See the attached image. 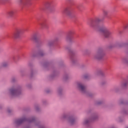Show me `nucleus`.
<instances>
[{
	"mask_svg": "<svg viewBox=\"0 0 128 128\" xmlns=\"http://www.w3.org/2000/svg\"><path fill=\"white\" fill-rule=\"evenodd\" d=\"M106 16H108V12L104 11L102 17L95 18L94 20L88 22V26L101 32L104 38H109V36L112 34V32L110 31L106 26H103L102 27H100L99 25L100 22H102Z\"/></svg>",
	"mask_w": 128,
	"mask_h": 128,
	"instance_id": "1",
	"label": "nucleus"
},
{
	"mask_svg": "<svg viewBox=\"0 0 128 128\" xmlns=\"http://www.w3.org/2000/svg\"><path fill=\"white\" fill-rule=\"evenodd\" d=\"M63 14L68 16V18H74L76 16V13L70 8H65L62 12Z\"/></svg>",
	"mask_w": 128,
	"mask_h": 128,
	"instance_id": "2",
	"label": "nucleus"
},
{
	"mask_svg": "<svg viewBox=\"0 0 128 128\" xmlns=\"http://www.w3.org/2000/svg\"><path fill=\"white\" fill-rule=\"evenodd\" d=\"M104 52H102V50L99 49L95 55L94 58H96L97 60H102V58L104 57Z\"/></svg>",
	"mask_w": 128,
	"mask_h": 128,
	"instance_id": "3",
	"label": "nucleus"
},
{
	"mask_svg": "<svg viewBox=\"0 0 128 128\" xmlns=\"http://www.w3.org/2000/svg\"><path fill=\"white\" fill-rule=\"evenodd\" d=\"M34 119L32 118V120H28L26 118H22L21 119H18L16 120V124H22L24 122H32Z\"/></svg>",
	"mask_w": 128,
	"mask_h": 128,
	"instance_id": "4",
	"label": "nucleus"
},
{
	"mask_svg": "<svg viewBox=\"0 0 128 128\" xmlns=\"http://www.w3.org/2000/svg\"><path fill=\"white\" fill-rule=\"evenodd\" d=\"M22 33V30L20 28H16L14 34V38H18Z\"/></svg>",
	"mask_w": 128,
	"mask_h": 128,
	"instance_id": "5",
	"label": "nucleus"
},
{
	"mask_svg": "<svg viewBox=\"0 0 128 128\" xmlns=\"http://www.w3.org/2000/svg\"><path fill=\"white\" fill-rule=\"evenodd\" d=\"M10 92L12 96H18V94H20V91L18 89L14 90L12 88L10 90Z\"/></svg>",
	"mask_w": 128,
	"mask_h": 128,
	"instance_id": "6",
	"label": "nucleus"
},
{
	"mask_svg": "<svg viewBox=\"0 0 128 128\" xmlns=\"http://www.w3.org/2000/svg\"><path fill=\"white\" fill-rule=\"evenodd\" d=\"M40 26L42 28H48V25L46 22V21H43L40 24Z\"/></svg>",
	"mask_w": 128,
	"mask_h": 128,
	"instance_id": "7",
	"label": "nucleus"
},
{
	"mask_svg": "<svg viewBox=\"0 0 128 128\" xmlns=\"http://www.w3.org/2000/svg\"><path fill=\"white\" fill-rule=\"evenodd\" d=\"M44 6L46 8H52V1L46 2Z\"/></svg>",
	"mask_w": 128,
	"mask_h": 128,
	"instance_id": "8",
	"label": "nucleus"
},
{
	"mask_svg": "<svg viewBox=\"0 0 128 128\" xmlns=\"http://www.w3.org/2000/svg\"><path fill=\"white\" fill-rule=\"evenodd\" d=\"M78 86L82 92H86V86H84L82 84L80 83H79L78 84Z\"/></svg>",
	"mask_w": 128,
	"mask_h": 128,
	"instance_id": "9",
	"label": "nucleus"
},
{
	"mask_svg": "<svg viewBox=\"0 0 128 128\" xmlns=\"http://www.w3.org/2000/svg\"><path fill=\"white\" fill-rule=\"evenodd\" d=\"M14 10H10L7 12V16L10 18L14 16Z\"/></svg>",
	"mask_w": 128,
	"mask_h": 128,
	"instance_id": "10",
	"label": "nucleus"
},
{
	"mask_svg": "<svg viewBox=\"0 0 128 128\" xmlns=\"http://www.w3.org/2000/svg\"><path fill=\"white\" fill-rule=\"evenodd\" d=\"M30 0H19L18 3L20 4H26V2H30Z\"/></svg>",
	"mask_w": 128,
	"mask_h": 128,
	"instance_id": "11",
	"label": "nucleus"
},
{
	"mask_svg": "<svg viewBox=\"0 0 128 128\" xmlns=\"http://www.w3.org/2000/svg\"><path fill=\"white\" fill-rule=\"evenodd\" d=\"M31 40H38V34H35L32 35L31 37Z\"/></svg>",
	"mask_w": 128,
	"mask_h": 128,
	"instance_id": "12",
	"label": "nucleus"
},
{
	"mask_svg": "<svg viewBox=\"0 0 128 128\" xmlns=\"http://www.w3.org/2000/svg\"><path fill=\"white\" fill-rule=\"evenodd\" d=\"M70 123L71 124H74V118H70Z\"/></svg>",
	"mask_w": 128,
	"mask_h": 128,
	"instance_id": "13",
	"label": "nucleus"
},
{
	"mask_svg": "<svg viewBox=\"0 0 128 128\" xmlns=\"http://www.w3.org/2000/svg\"><path fill=\"white\" fill-rule=\"evenodd\" d=\"M44 52H40L38 54V56H44Z\"/></svg>",
	"mask_w": 128,
	"mask_h": 128,
	"instance_id": "14",
	"label": "nucleus"
},
{
	"mask_svg": "<svg viewBox=\"0 0 128 128\" xmlns=\"http://www.w3.org/2000/svg\"><path fill=\"white\" fill-rule=\"evenodd\" d=\"M90 122V120H86L84 121V124H88Z\"/></svg>",
	"mask_w": 128,
	"mask_h": 128,
	"instance_id": "15",
	"label": "nucleus"
},
{
	"mask_svg": "<svg viewBox=\"0 0 128 128\" xmlns=\"http://www.w3.org/2000/svg\"><path fill=\"white\" fill-rule=\"evenodd\" d=\"M6 66H8V63L6 62H4L2 64V66H4V68H5Z\"/></svg>",
	"mask_w": 128,
	"mask_h": 128,
	"instance_id": "16",
	"label": "nucleus"
},
{
	"mask_svg": "<svg viewBox=\"0 0 128 128\" xmlns=\"http://www.w3.org/2000/svg\"><path fill=\"white\" fill-rule=\"evenodd\" d=\"M124 28H125V29L128 28V24H126L124 26Z\"/></svg>",
	"mask_w": 128,
	"mask_h": 128,
	"instance_id": "17",
	"label": "nucleus"
},
{
	"mask_svg": "<svg viewBox=\"0 0 128 128\" xmlns=\"http://www.w3.org/2000/svg\"><path fill=\"white\" fill-rule=\"evenodd\" d=\"M66 40H70V36H68L66 38Z\"/></svg>",
	"mask_w": 128,
	"mask_h": 128,
	"instance_id": "18",
	"label": "nucleus"
},
{
	"mask_svg": "<svg viewBox=\"0 0 128 128\" xmlns=\"http://www.w3.org/2000/svg\"><path fill=\"white\" fill-rule=\"evenodd\" d=\"M126 84H128V83H124L122 84V86H126Z\"/></svg>",
	"mask_w": 128,
	"mask_h": 128,
	"instance_id": "19",
	"label": "nucleus"
},
{
	"mask_svg": "<svg viewBox=\"0 0 128 128\" xmlns=\"http://www.w3.org/2000/svg\"><path fill=\"white\" fill-rule=\"evenodd\" d=\"M88 75H85L84 76V78H88Z\"/></svg>",
	"mask_w": 128,
	"mask_h": 128,
	"instance_id": "20",
	"label": "nucleus"
},
{
	"mask_svg": "<svg viewBox=\"0 0 128 128\" xmlns=\"http://www.w3.org/2000/svg\"><path fill=\"white\" fill-rule=\"evenodd\" d=\"M71 58H72V56H74V53H72L70 54Z\"/></svg>",
	"mask_w": 128,
	"mask_h": 128,
	"instance_id": "21",
	"label": "nucleus"
},
{
	"mask_svg": "<svg viewBox=\"0 0 128 128\" xmlns=\"http://www.w3.org/2000/svg\"><path fill=\"white\" fill-rule=\"evenodd\" d=\"M126 46H128V44H125Z\"/></svg>",
	"mask_w": 128,
	"mask_h": 128,
	"instance_id": "22",
	"label": "nucleus"
},
{
	"mask_svg": "<svg viewBox=\"0 0 128 128\" xmlns=\"http://www.w3.org/2000/svg\"><path fill=\"white\" fill-rule=\"evenodd\" d=\"M49 46H51V44H49Z\"/></svg>",
	"mask_w": 128,
	"mask_h": 128,
	"instance_id": "23",
	"label": "nucleus"
},
{
	"mask_svg": "<svg viewBox=\"0 0 128 128\" xmlns=\"http://www.w3.org/2000/svg\"><path fill=\"white\" fill-rule=\"evenodd\" d=\"M70 34H72V32H70Z\"/></svg>",
	"mask_w": 128,
	"mask_h": 128,
	"instance_id": "24",
	"label": "nucleus"
},
{
	"mask_svg": "<svg viewBox=\"0 0 128 128\" xmlns=\"http://www.w3.org/2000/svg\"><path fill=\"white\" fill-rule=\"evenodd\" d=\"M126 128H128V127H127Z\"/></svg>",
	"mask_w": 128,
	"mask_h": 128,
	"instance_id": "25",
	"label": "nucleus"
}]
</instances>
